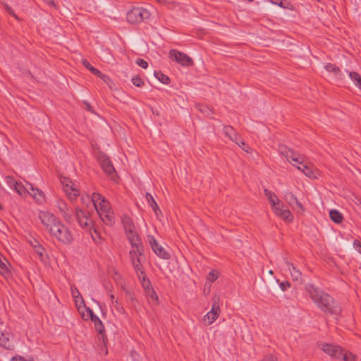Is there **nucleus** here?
<instances>
[{"instance_id":"nucleus-1","label":"nucleus","mask_w":361,"mask_h":361,"mask_svg":"<svg viewBox=\"0 0 361 361\" xmlns=\"http://www.w3.org/2000/svg\"><path fill=\"white\" fill-rule=\"evenodd\" d=\"M38 218L45 231L52 238L64 245H70L73 242L74 235L71 230L54 214L49 211H40Z\"/></svg>"},{"instance_id":"nucleus-2","label":"nucleus","mask_w":361,"mask_h":361,"mask_svg":"<svg viewBox=\"0 0 361 361\" xmlns=\"http://www.w3.org/2000/svg\"><path fill=\"white\" fill-rule=\"evenodd\" d=\"M306 290L313 302L324 312L335 315H338L341 313V308L340 305L328 293L312 284H307Z\"/></svg>"},{"instance_id":"nucleus-3","label":"nucleus","mask_w":361,"mask_h":361,"mask_svg":"<svg viewBox=\"0 0 361 361\" xmlns=\"http://www.w3.org/2000/svg\"><path fill=\"white\" fill-rule=\"evenodd\" d=\"M93 206L101 220L106 225L114 223V214L108 200L99 193H93Z\"/></svg>"},{"instance_id":"nucleus-4","label":"nucleus","mask_w":361,"mask_h":361,"mask_svg":"<svg viewBox=\"0 0 361 361\" xmlns=\"http://www.w3.org/2000/svg\"><path fill=\"white\" fill-rule=\"evenodd\" d=\"M75 217L78 225L85 231L90 233L92 240L99 244L102 243V238L97 231L93 228L92 221L90 218L88 212L83 211L78 207H75Z\"/></svg>"},{"instance_id":"nucleus-5","label":"nucleus","mask_w":361,"mask_h":361,"mask_svg":"<svg viewBox=\"0 0 361 361\" xmlns=\"http://www.w3.org/2000/svg\"><path fill=\"white\" fill-rule=\"evenodd\" d=\"M129 258L134 270L138 277L141 279L143 275L142 264L145 261L144 247H139L136 248H131L129 251Z\"/></svg>"},{"instance_id":"nucleus-6","label":"nucleus","mask_w":361,"mask_h":361,"mask_svg":"<svg viewBox=\"0 0 361 361\" xmlns=\"http://www.w3.org/2000/svg\"><path fill=\"white\" fill-rule=\"evenodd\" d=\"M150 13L142 7H135L126 13V20L132 24H136L147 19Z\"/></svg>"},{"instance_id":"nucleus-7","label":"nucleus","mask_w":361,"mask_h":361,"mask_svg":"<svg viewBox=\"0 0 361 361\" xmlns=\"http://www.w3.org/2000/svg\"><path fill=\"white\" fill-rule=\"evenodd\" d=\"M5 182L11 189L16 191L20 196L27 195L29 188H32V184L26 180H24L23 183L18 182L10 176L5 177Z\"/></svg>"},{"instance_id":"nucleus-8","label":"nucleus","mask_w":361,"mask_h":361,"mask_svg":"<svg viewBox=\"0 0 361 361\" xmlns=\"http://www.w3.org/2000/svg\"><path fill=\"white\" fill-rule=\"evenodd\" d=\"M61 183L64 192L71 201H74L80 195L78 184L73 182L69 178L61 177Z\"/></svg>"},{"instance_id":"nucleus-9","label":"nucleus","mask_w":361,"mask_h":361,"mask_svg":"<svg viewBox=\"0 0 361 361\" xmlns=\"http://www.w3.org/2000/svg\"><path fill=\"white\" fill-rule=\"evenodd\" d=\"M98 161L104 173L112 180L115 181L116 171L109 158L106 154H101L98 157Z\"/></svg>"},{"instance_id":"nucleus-10","label":"nucleus","mask_w":361,"mask_h":361,"mask_svg":"<svg viewBox=\"0 0 361 361\" xmlns=\"http://www.w3.org/2000/svg\"><path fill=\"white\" fill-rule=\"evenodd\" d=\"M219 300L220 297L219 295H214L213 297L212 309L204 317V322H207V325L212 324L219 316L221 312Z\"/></svg>"},{"instance_id":"nucleus-11","label":"nucleus","mask_w":361,"mask_h":361,"mask_svg":"<svg viewBox=\"0 0 361 361\" xmlns=\"http://www.w3.org/2000/svg\"><path fill=\"white\" fill-rule=\"evenodd\" d=\"M125 231L131 248L143 247L141 239L137 233L135 227L133 225L126 224V225H125Z\"/></svg>"},{"instance_id":"nucleus-12","label":"nucleus","mask_w":361,"mask_h":361,"mask_svg":"<svg viewBox=\"0 0 361 361\" xmlns=\"http://www.w3.org/2000/svg\"><path fill=\"white\" fill-rule=\"evenodd\" d=\"M169 57L171 60L176 61L183 66L189 67L194 64V61L192 58L186 54L176 49H172L169 51Z\"/></svg>"},{"instance_id":"nucleus-13","label":"nucleus","mask_w":361,"mask_h":361,"mask_svg":"<svg viewBox=\"0 0 361 361\" xmlns=\"http://www.w3.org/2000/svg\"><path fill=\"white\" fill-rule=\"evenodd\" d=\"M279 151L287 159L288 161L292 163L294 166L296 165V164H298L300 161L302 160L296 152H293L286 146H279Z\"/></svg>"},{"instance_id":"nucleus-14","label":"nucleus","mask_w":361,"mask_h":361,"mask_svg":"<svg viewBox=\"0 0 361 361\" xmlns=\"http://www.w3.org/2000/svg\"><path fill=\"white\" fill-rule=\"evenodd\" d=\"M56 207L59 209L63 218L67 222H70L72 220V212L70 210L67 203L63 200H58L56 204Z\"/></svg>"},{"instance_id":"nucleus-15","label":"nucleus","mask_w":361,"mask_h":361,"mask_svg":"<svg viewBox=\"0 0 361 361\" xmlns=\"http://www.w3.org/2000/svg\"><path fill=\"white\" fill-rule=\"evenodd\" d=\"M320 348L331 357H334L336 358L341 357L342 349L339 346L329 343H322Z\"/></svg>"},{"instance_id":"nucleus-16","label":"nucleus","mask_w":361,"mask_h":361,"mask_svg":"<svg viewBox=\"0 0 361 361\" xmlns=\"http://www.w3.org/2000/svg\"><path fill=\"white\" fill-rule=\"evenodd\" d=\"M284 200L291 207H294V205L298 209V212L302 213L304 208L302 204L298 201V198L290 191L285 192Z\"/></svg>"},{"instance_id":"nucleus-17","label":"nucleus","mask_w":361,"mask_h":361,"mask_svg":"<svg viewBox=\"0 0 361 361\" xmlns=\"http://www.w3.org/2000/svg\"><path fill=\"white\" fill-rule=\"evenodd\" d=\"M274 213L281 219L285 221L286 222H291L293 220V216L290 213V212L284 209L283 206L281 204L278 205V207H275L274 209Z\"/></svg>"},{"instance_id":"nucleus-18","label":"nucleus","mask_w":361,"mask_h":361,"mask_svg":"<svg viewBox=\"0 0 361 361\" xmlns=\"http://www.w3.org/2000/svg\"><path fill=\"white\" fill-rule=\"evenodd\" d=\"M11 336L8 331L0 329V346L8 350L12 349L13 345L10 341Z\"/></svg>"},{"instance_id":"nucleus-19","label":"nucleus","mask_w":361,"mask_h":361,"mask_svg":"<svg viewBox=\"0 0 361 361\" xmlns=\"http://www.w3.org/2000/svg\"><path fill=\"white\" fill-rule=\"evenodd\" d=\"M27 195H30L38 203H42L44 200V192L37 188L32 185V188H29V192Z\"/></svg>"},{"instance_id":"nucleus-20","label":"nucleus","mask_w":361,"mask_h":361,"mask_svg":"<svg viewBox=\"0 0 361 361\" xmlns=\"http://www.w3.org/2000/svg\"><path fill=\"white\" fill-rule=\"evenodd\" d=\"M10 267L11 265L6 259L0 258V274L6 279L11 276Z\"/></svg>"},{"instance_id":"nucleus-21","label":"nucleus","mask_w":361,"mask_h":361,"mask_svg":"<svg viewBox=\"0 0 361 361\" xmlns=\"http://www.w3.org/2000/svg\"><path fill=\"white\" fill-rule=\"evenodd\" d=\"M71 295L74 299L75 305L78 309L85 307V301L76 287L71 286Z\"/></svg>"},{"instance_id":"nucleus-22","label":"nucleus","mask_w":361,"mask_h":361,"mask_svg":"<svg viewBox=\"0 0 361 361\" xmlns=\"http://www.w3.org/2000/svg\"><path fill=\"white\" fill-rule=\"evenodd\" d=\"M298 164V169L301 171L306 176L311 178H316L314 171L307 164L303 162V160H300Z\"/></svg>"},{"instance_id":"nucleus-23","label":"nucleus","mask_w":361,"mask_h":361,"mask_svg":"<svg viewBox=\"0 0 361 361\" xmlns=\"http://www.w3.org/2000/svg\"><path fill=\"white\" fill-rule=\"evenodd\" d=\"M284 262L290 271L293 279L295 281L301 279L302 274L298 269H296L295 265L293 263L289 262L286 259H284Z\"/></svg>"},{"instance_id":"nucleus-24","label":"nucleus","mask_w":361,"mask_h":361,"mask_svg":"<svg viewBox=\"0 0 361 361\" xmlns=\"http://www.w3.org/2000/svg\"><path fill=\"white\" fill-rule=\"evenodd\" d=\"M264 192L267 197L269 199L271 204L272 209L280 204L279 198L274 192L269 190L268 189H264Z\"/></svg>"},{"instance_id":"nucleus-25","label":"nucleus","mask_w":361,"mask_h":361,"mask_svg":"<svg viewBox=\"0 0 361 361\" xmlns=\"http://www.w3.org/2000/svg\"><path fill=\"white\" fill-rule=\"evenodd\" d=\"M330 219L335 223L339 224L343 221V215L338 210L332 209L329 212Z\"/></svg>"},{"instance_id":"nucleus-26","label":"nucleus","mask_w":361,"mask_h":361,"mask_svg":"<svg viewBox=\"0 0 361 361\" xmlns=\"http://www.w3.org/2000/svg\"><path fill=\"white\" fill-rule=\"evenodd\" d=\"M35 252L38 255L39 259L42 262H45L47 259V253L42 245H35V249H33Z\"/></svg>"},{"instance_id":"nucleus-27","label":"nucleus","mask_w":361,"mask_h":361,"mask_svg":"<svg viewBox=\"0 0 361 361\" xmlns=\"http://www.w3.org/2000/svg\"><path fill=\"white\" fill-rule=\"evenodd\" d=\"M171 250L167 247L166 248L159 246V257L169 260L171 258Z\"/></svg>"},{"instance_id":"nucleus-28","label":"nucleus","mask_w":361,"mask_h":361,"mask_svg":"<svg viewBox=\"0 0 361 361\" xmlns=\"http://www.w3.org/2000/svg\"><path fill=\"white\" fill-rule=\"evenodd\" d=\"M148 283L149 282H147V283H145L143 284L144 288L145 289L146 295L147 298H150L152 300H157L158 299V296L154 290L150 288Z\"/></svg>"},{"instance_id":"nucleus-29","label":"nucleus","mask_w":361,"mask_h":361,"mask_svg":"<svg viewBox=\"0 0 361 361\" xmlns=\"http://www.w3.org/2000/svg\"><path fill=\"white\" fill-rule=\"evenodd\" d=\"M349 77L361 91V75L355 71L349 72Z\"/></svg>"},{"instance_id":"nucleus-30","label":"nucleus","mask_w":361,"mask_h":361,"mask_svg":"<svg viewBox=\"0 0 361 361\" xmlns=\"http://www.w3.org/2000/svg\"><path fill=\"white\" fill-rule=\"evenodd\" d=\"M91 320L94 323L96 331L99 334H103V332L104 331V326L100 319L97 316H96L94 317V318L92 319Z\"/></svg>"},{"instance_id":"nucleus-31","label":"nucleus","mask_w":361,"mask_h":361,"mask_svg":"<svg viewBox=\"0 0 361 361\" xmlns=\"http://www.w3.org/2000/svg\"><path fill=\"white\" fill-rule=\"evenodd\" d=\"M145 200L149 206H150L153 209L154 212L157 213V204L154 197L150 193L147 192L145 194Z\"/></svg>"},{"instance_id":"nucleus-32","label":"nucleus","mask_w":361,"mask_h":361,"mask_svg":"<svg viewBox=\"0 0 361 361\" xmlns=\"http://www.w3.org/2000/svg\"><path fill=\"white\" fill-rule=\"evenodd\" d=\"M147 241L155 254H158V245L155 238L152 235H147Z\"/></svg>"},{"instance_id":"nucleus-33","label":"nucleus","mask_w":361,"mask_h":361,"mask_svg":"<svg viewBox=\"0 0 361 361\" xmlns=\"http://www.w3.org/2000/svg\"><path fill=\"white\" fill-rule=\"evenodd\" d=\"M197 109L203 113L206 116L212 118L213 111L207 106L199 104L197 106Z\"/></svg>"},{"instance_id":"nucleus-34","label":"nucleus","mask_w":361,"mask_h":361,"mask_svg":"<svg viewBox=\"0 0 361 361\" xmlns=\"http://www.w3.org/2000/svg\"><path fill=\"white\" fill-rule=\"evenodd\" d=\"M324 68L328 72L334 73L336 75H338L341 73V69L333 63H329Z\"/></svg>"},{"instance_id":"nucleus-35","label":"nucleus","mask_w":361,"mask_h":361,"mask_svg":"<svg viewBox=\"0 0 361 361\" xmlns=\"http://www.w3.org/2000/svg\"><path fill=\"white\" fill-rule=\"evenodd\" d=\"M81 202L82 204L88 206L91 204H93V195L92 196H90L87 194L82 195L81 196Z\"/></svg>"},{"instance_id":"nucleus-36","label":"nucleus","mask_w":361,"mask_h":361,"mask_svg":"<svg viewBox=\"0 0 361 361\" xmlns=\"http://www.w3.org/2000/svg\"><path fill=\"white\" fill-rule=\"evenodd\" d=\"M224 133L226 137H232L235 133V129L231 126H225L224 127Z\"/></svg>"},{"instance_id":"nucleus-37","label":"nucleus","mask_w":361,"mask_h":361,"mask_svg":"<svg viewBox=\"0 0 361 361\" xmlns=\"http://www.w3.org/2000/svg\"><path fill=\"white\" fill-rule=\"evenodd\" d=\"M83 65L94 75H97L101 74V71L94 68L87 60L83 61Z\"/></svg>"},{"instance_id":"nucleus-38","label":"nucleus","mask_w":361,"mask_h":361,"mask_svg":"<svg viewBox=\"0 0 361 361\" xmlns=\"http://www.w3.org/2000/svg\"><path fill=\"white\" fill-rule=\"evenodd\" d=\"M218 279V271L216 270H212L209 272L207 279L210 282H214Z\"/></svg>"},{"instance_id":"nucleus-39","label":"nucleus","mask_w":361,"mask_h":361,"mask_svg":"<svg viewBox=\"0 0 361 361\" xmlns=\"http://www.w3.org/2000/svg\"><path fill=\"white\" fill-rule=\"evenodd\" d=\"M341 358L345 361H355L356 355H353L351 353H349L348 354L347 353L345 354L342 353Z\"/></svg>"},{"instance_id":"nucleus-40","label":"nucleus","mask_w":361,"mask_h":361,"mask_svg":"<svg viewBox=\"0 0 361 361\" xmlns=\"http://www.w3.org/2000/svg\"><path fill=\"white\" fill-rule=\"evenodd\" d=\"M239 143L241 145V147H240L242 149H243L244 151H245L247 153L252 152V148L248 145H247L241 138L239 140Z\"/></svg>"},{"instance_id":"nucleus-41","label":"nucleus","mask_w":361,"mask_h":361,"mask_svg":"<svg viewBox=\"0 0 361 361\" xmlns=\"http://www.w3.org/2000/svg\"><path fill=\"white\" fill-rule=\"evenodd\" d=\"M131 80L133 84L136 87H141L143 84L142 80L137 75L133 76Z\"/></svg>"},{"instance_id":"nucleus-42","label":"nucleus","mask_w":361,"mask_h":361,"mask_svg":"<svg viewBox=\"0 0 361 361\" xmlns=\"http://www.w3.org/2000/svg\"><path fill=\"white\" fill-rule=\"evenodd\" d=\"M97 76L99 77L107 85H109V87L111 86V80L109 76H107L105 74H103L102 72L101 74H99Z\"/></svg>"},{"instance_id":"nucleus-43","label":"nucleus","mask_w":361,"mask_h":361,"mask_svg":"<svg viewBox=\"0 0 361 361\" xmlns=\"http://www.w3.org/2000/svg\"><path fill=\"white\" fill-rule=\"evenodd\" d=\"M159 82L164 84H169L170 82V78L159 71Z\"/></svg>"},{"instance_id":"nucleus-44","label":"nucleus","mask_w":361,"mask_h":361,"mask_svg":"<svg viewBox=\"0 0 361 361\" xmlns=\"http://www.w3.org/2000/svg\"><path fill=\"white\" fill-rule=\"evenodd\" d=\"M136 64L142 68H147L148 66L147 61L142 59H137L136 60Z\"/></svg>"},{"instance_id":"nucleus-45","label":"nucleus","mask_w":361,"mask_h":361,"mask_svg":"<svg viewBox=\"0 0 361 361\" xmlns=\"http://www.w3.org/2000/svg\"><path fill=\"white\" fill-rule=\"evenodd\" d=\"M228 137L231 139V140H232L233 142H235L239 147H241V145L239 143V140H240L241 137L238 133H235L234 135H232V137Z\"/></svg>"},{"instance_id":"nucleus-46","label":"nucleus","mask_w":361,"mask_h":361,"mask_svg":"<svg viewBox=\"0 0 361 361\" xmlns=\"http://www.w3.org/2000/svg\"><path fill=\"white\" fill-rule=\"evenodd\" d=\"M279 286L281 290L285 291L290 287V283L288 281H283L280 283Z\"/></svg>"},{"instance_id":"nucleus-47","label":"nucleus","mask_w":361,"mask_h":361,"mask_svg":"<svg viewBox=\"0 0 361 361\" xmlns=\"http://www.w3.org/2000/svg\"><path fill=\"white\" fill-rule=\"evenodd\" d=\"M353 245L356 250L361 254V243L359 240L355 239L353 241Z\"/></svg>"},{"instance_id":"nucleus-48","label":"nucleus","mask_w":361,"mask_h":361,"mask_svg":"<svg viewBox=\"0 0 361 361\" xmlns=\"http://www.w3.org/2000/svg\"><path fill=\"white\" fill-rule=\"evenodd\" d=\"M262 361H277V358L273 355H267Z\"/></svg>"},{"instance_id":"nucleus-49","label":"nucleus","mask_w":361,"mask_h":361,"mask_svg":"<svg viewBox=\"0 0 361 361\" xmlns=\"http://www.w3.org/2000/svg\"><path fill=\"white\" fill-rule=\"evenodd\" d=\"M11 361H32L31 360H26L25 357L20 355L13 357Z\"/></svg>"},{"instance_id":"nucleus-50","label":"nucleus","mask_w":361,"mask_h":361,"mask_svg":"<svg viewBox=\"0 0 361 361\" xmlns=\"http://www.w3.org/2000/svg\"><path fill=\"white\" fill-rule=\"evenodd\" d=\"M85 307V310H86V312H87V314L89 315V317H90L91 319H93L94 317L97 316V315H95L94 314V312H93V310L91 308L86 307V306Z\"/></svg>"},{"instance_id":"nucleus-51","label":"nucleus","mask_w":361,"mask_h":361,"mask_svg":"<svg viewBox=\"0 0 361 361\" xmlns=\"http://www.w3.org/2000/svg\"><path fill=\"white\" fill-rule=\"evenodd\" d=\"M271 2L274 4L279 6L282 8H285V6H283L282 5V1L281 0H271Z\"/></svg>"},{"instance_id":"nucleus-52","label":"nucleus","mask_w":361,"mask_h":361,"mask_svg":"<svg viewBox=\"0 0 361 361\" xmlns=\"http://www.w3.org/2000/svg\"><path fill=\"white\" fill-rule=\"evenodd\" d=\"M163 267L166 269L169 270L170 271H172V268L171 267V263L170 262H168L166 264H163Z\"/></svg>"},{"instance_id":"nucleus-53","label":"nucleus","mask_w":361,"mask_h":361,"mask_svg":"<svg viewBox=\"0 0 361 361\" xmlns=\"http://www.w3.org/2000/svg\"><path fill=\"white\" fill-rule=\"evenodd\" d=\"M30 244L32 247L33 249H35V246L36 245H40L41 244L37 241L35 239H33L32 240L30 241Z\"/></svg>"},{"instance_id":"nucleus-54","label":"nucleus","mask_w":361,"mask_h":361,"mask_svg":"<svg viewBox=\"0 0 361 361\" xmlns=\"http://www.w3.org/2000/svg\"><path fill=\"white\" fill-rule=\"evenodd\" d=\"M153 73H154V77L158 78V71L154 70Z\"/></svg>"},{"instance_id":"nucleus-55","label":"nucleus","mask_w":361,"mask_h":361,"mask_svg":"<svg viewBox=\"0 0 361 361\" xmlns=\"http://www.w3.org/2000/svg\"><path fill=\"white\" fill-rule=\"evenodd\" d=\"M9 12H10V13H11V15H13L15 18H16V16L15 13H13L12 11H10Z\"/></svg>"},{"instance_id":"nucleus-56","label":"nucleus","mask_w":361,"mask_h":361,"mask_svg":"<svg viewBox=\"0 0 361 361\" xmlns=\"http://www.w3.org/2000/svg\"><path fill=\"white\" fill-rule=\"evenodd\" d=\"M85 104H86V105H87V108L88 109H90V105L88 103H85Z\"/></svg>"},{"instance_id":"nucleus-57","label":"nucleus","mask_w":361,"mask_h":361,"mask_svg":"<svg viewBox=\"0 0 361 361\" xmlns=\"http://www.w3.org/2000/svg\"><path fill=\"white\" fill-rule=\"evenodd\" d=\"M110 297H111V300H113L114 298V296L113 295H111Z\"/></svg>"},{"instance_id":"nucleus-58","label":"nucleus","mask_w":361,"mask_h":361,"mask_svg":"<svg viewBox=\"0 0 361 361\" xmlns=\"http://www.w3.org/2000/svg\"><path fill=\"white\" fill-rule=\"evenodd\" d=\"M92 300H93L96 304H97V305H99V302H98L97 300H94V299H92Z\"/></svg>"},{"instance_id":"nucleus-59","label":"nucleus","mask_w":361,"mask_h":361,"mask_svg":"<svg viewBox=\"0 0 361 361\" xmlns=\"http://www.w3.org/2000/svg\"><path fill=\"white\" fill-rule=\"evenodd\" d=\"M269 273L270 274H273V271L270 270V271H269Z\"/></svg>"}]
</instances>
